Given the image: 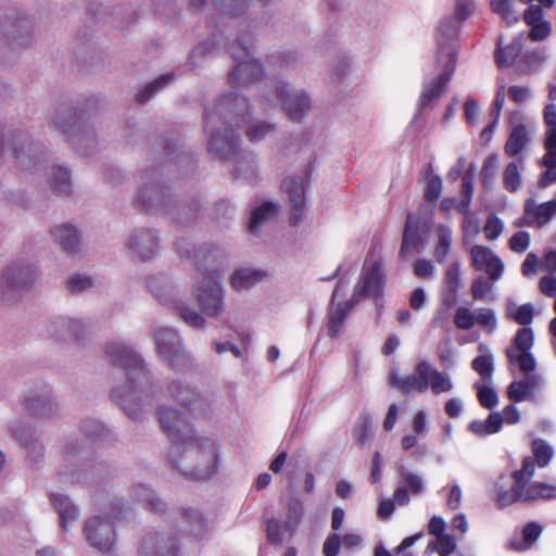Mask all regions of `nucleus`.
Wrapping results in <instances>:
<instances>
[{"instance_id":"f257e3e1","label":"nucleus","mask_w":556,"mask_h":556,"mask_svg":"<svg viewBox=\"0 0 556 556\" xmlns=\"http://www.w3.org/2000/svg\"><path fill=\"white\" fill-rule=\"evenodd\" d=\"M160 422L172 439L169 458L178 470L199 478L216 473L217 450L213 441L195 438L189 424L177 410L162 409Z\"/></svg>"},{"instance_id":"f03ea898","label":"nucleus","mask_w":556,"mask_h":556,"mask_svg":"<svg viewBox=\"0 0 556 556\" xmlns=\"http://www.w3.org/2000/svg\"><path fill=\"white\" fill-rule=\"evenodd\" d=\"M118 358V366L129 374V382L112 392L115 402L123 405L127 415L136 418L144 406L152 405L159 388L152 380L142 362L132 350H113Z\"/></svg>"},{"instance_id":"7ed1b4c3","label":"nucleus","mask_w":556,"mask_h":556,"mask_svg":"<svg viewBox=\"0 0 556 556\" xmlns=\"http://www.w3.org/2000/svg\"><path fill=\"white\" fill-rule=\"evenodd\" d=\"M535 473V462L532 457L527 456L522 460L519 470H515L511 475L514 483L506 489L503 478L494 484L493 500L500 509H504L516 503H530L538 500H548L556 497V486L533 482L530 480Z\"/></svg>"},{"instance_id":"20e7f679","label":"nucleus","mask_w":556,"mask_h":556,"mask_svg":"<svg viewBox=\"0 0 556 556\" xmlns=\"http://www.w3.org/2000/svg\"><path fill=\"white\" fill-rule=\"evenodd\" d=\"M193 295L199 303L202 314L194 312L184 304L178 305L177 311L187 325L194 328H203L205 324L203 315L217 317L224 309V291L218 273L215 270L202 273L194 283Z\"/></svg>"},{"instance_id":"39448f33","label":"nucleus","mask_w":556,"mask_h":556,"mask_svg":"<svg viewBox=\"0 0 556 556\" xmlns=\"http://www.w3.org/2000/svg\"><path fill=\"white\" fill-rule=\"evenodd\" d=\"M232 97L220 101L215 108L205 110L204 129L210 136L207 150L213 157L224 161H236L239 155V138L237 135L222 132L218 127L222 115L226 112V105L230 103Z\"/></svg>"},{"instance_id":"423d86ee","label":"nucleus","mask_w":556,"mask_h":556,"mask_svg":"<svg viewBox=\"0 0 556 556\" xmlns=\"http://www.w3.org/2000/svg\"><path fill=\"white\" fill-rule=\"evenodd\" d=\"M38 276V266L33 261H15L0 274V302L12 304L28 289Z\"/></svg>"},{"instance_id":"0eeeda50","label":"nucleus","mask_w":556,"mask_h":556,"mask_svg":"<svg viewBox=\"0 0 556 556\" xmlns=\"http://www.w3.org/2000/svg\"><path fill=\"white\" fill-rule=\"evenodd\" d=\"M8 144L11 146L12 155L22 170L38 175L47 168L46 150L42 144L24 135L12 136Z\"/></svg>"},{"instance_id":"6e6552de","label":"nucleus","mask_w":556,"mask_h":556,"mask_svg":"<svg viewBox=\"0 0 556 556\" xmlns=\"http://www.w3.org/2000/svg\"><path fill=\"white\" fill-rule=\"evenodd\" d=\"M455 56L456 51L452 46H445L440 49L437 62L441 72L435 78L424 83L419 98V104L421 108H426L440 99L444 87L450 81L454 72Z\"/></svg>"},{"instance_id":"1a4fd4ad","label":"nucleus","mask_w":556,"mask_h":556,"mask_svg":"<svg viewBox=\"0 0 556 556\" xmlns=\"http://www.w3.org/2000/svg\"><path fill=\"white\" fill-rule=\"evenodd\" d=\"M311 172V165H306L303 175H289L282 182V190L290 203V223L292 225H298L305 217V191Z\"/></svg>"},{"instance_id":"9d476101","label":"nucleus","mask_w":556,"mask_h":556,"mask_svg":"<svg viewBox=\"0 0 556 556\" xmlns=\"http://www.w3.org/2000/svg\"><path fill=\"white\" fill-rule=\"evenodd\" d=\"M118 515L111 516L110 520L99 516L89 518L84 527V535L87 542L101 552L109 551L114 544L113 520Z\"/></svg>"},{"instance_id":"9b49d317","label":"nucleus","mask_w":556,"mask_h":556,"mask_svg":"<svg viewBox=\"0 0 556 556\" xmlns=\"http://www.w3.org/2000/svg\"><path fill=\"white\" fill-rule=\"evenodd\" d=\"M428 372L429 363L420 361L415 366L413 374L407 376H401L396 369H392L389 374V383L403 394L412 392L424 393L429 389Z\"/></svg>"},{"instance_id":"f8f14e48","label":"nucleus","mask_w":556,"mask_h":556,"mask_svg":"<svg viewBox=\"0 0 556 556\" xmlns=\"http://www.w3.org/2000/svg\"><path fill=\"white\" fill-rule=\"evenodd\" d=\"M383 282L382 266L379 261H366L359 282L355 286L353 301L358 302L362 296H378Z\"/></svg>"},{"instance_id":"ddd939ff","label":"nucleus","mask_w":556,"mask_h":556,"mask_svg":"<svg viewBox=\"0 0 556 556\" xmlns=\"http://www.w3.org/2000/svg\"><path fill=\"white\" fill-rule=\"evenodd\" d=\"M277 100H279L294 122H301L311 109V99L304 91H289V86L280 84L276 87Z\"/></svg>"},{"instance_id":"4468645a","label":"nucleus","mask_w":556,"mask_h":556,"mask_svg":"<svg viewBox=\"0 0 556 556\" xmlns=\"http://www.w3.org/2000/svg\"><path fill=\"white\" fill-rule=\"evenodd\" d=\"M243 50L245 53L242 59L237 54L233 55L236 65L229 76L231 84L237 86H248L263 74L260 61L249 53L248 48L243 47Z\"/></svg>"},{"instance_id":"2eb2a0df","label":"nucleus","mask_w":556,"mask_h":556,"mask_svg":"<svg viewBox=\"0 0 556 556\" xmlns=\"http://www.w3.org/2000/svg\"><path fill=\"white\" fill-rule=\"evenodd\" d=\"M348 315L346 286L340 281L333 290L329 309L328 334L336 337L342 329Z\"/></svg>"},{"instance_id":"dca6fc26","label":"nucleus","mask_w":556,"mask_h":556,"mask_svg":"<svg viewBox=\"0 0 556 556\" xmlns=\"http://www.w3.org/2000/svg\"><path fill=\"white\" fill-rule=\"evenodd\" d=\"M473 266L479 270H484L492 280H497L503 270L504 264L489 248L483 245H473L470 250Z\"/></svg>"},{"instance_id":"f3484780","label":"nucleus","mask_w":556,"mask_h":556,"mask_svg":"<svg viewBox=\"0 0 556 556\" xmlns=\"http://www.w3.org/2000/svg\"><path fill=\"white\" fill-rule=\"evenodd\" d=\"M53 242L66 254L74 255L80 250V232L75 225L63 223L51 229Z\"/></svg>"},{"instance_id":"a211bd4d","label":"nucleus","mask_w":556,"mask_h":556,"mask_svg":"<svg viewBox=\"0 0 556 556\" xmlns=\"http://www.w3.org/2000/svg\"><path fill=\"white\" fill-rule=\"evenodd\" d=\"M543 16V10L536 4L529 5L523 13L526 24L530 26L529 38L533 41L545 40L552 33L551 24Z\"/></svg>"},{"instance_id":"6ab92c4d","label":"nucleus","mask_w":556,"mask_h":556,"mask_svg":"<svg viewBox=\"0 0 556 556\" xmlns=\"http://www.w3.org/2000/svg\"><path fill=\"white\" fill-rule=\"evenodd\" d=\"M228 97H232V100H230V103L226 105L227 115L225 113L222 115L218 127L220 128L223 125L225 127V131L227 130L228 134L232 132L235 135V132L232 130H228L227 127L232 123L238 124L239 122L236 121V118H239L242 122H247L245 115L248 114V102L245 98L239 97L237 93H229L218 99L213 108H215L220 101Z\"/></svg>"},{"instance_id":"aec40b11","label":"nucleus","mask_w":556,"mask_h":556,"mask_svg":"<svg viewBox=\"0 0 556 556\" xmlns=\"http://www.w3.org/2000/svg\"><path fill=\"white\" fill-rule=\"evenodd\" d=\"M157 239L150 231H136L128 243L132 256L141 260L151 258L156 252Z\"/></svg>"},{"instance_id":"412c9836","label":"nucleus","mask_w":556,"mask_h":556,"mask_svg":"<svg viewBox=\"0 0 556 556\" xmlns=\"http://www.w3.org/2000/svg\"><path fill=\"white\" fill-rule=\"evenodd\" d=\"M525 37L522 34L513 39V41L503 47L498 41L496 51V62L500 67H509L516 64L518 56L523 48Z\"/></svg>"},{"instance_id":"4be33fe9","label":"nucleus","mask_w":556,"mask_h":556,"mask_svg":"<svg viewBox=\"0 0 556 556\" xmlns=\"http://www.w3.org/2000/svg\"><path fill=\"white\" fill-rule=\"evenodd\" d=\"M266 277V273L260 269L243 267L237 269L231 276V286L237 291L248 290Z\"/></svg>"},{"instance_id":"5701e85b","label":"nucleus","mask_w":556,"mask_h":556,"mask_svg":"<svg viewBox=\"0 0 556 556\" xmlns=\"http://www.w3.org/2000/svg\"><path fill=\"white\" fill-rule=\"evenodd\" d=\"M51 504L58 511L61 520V526L66 529L74 523L78 517V510L70 501V498L61 493L51 494Z\"/></svg>"},{"instance_id":"b1692460","label":"nucleus","mask_w":556,"mask_h":556,"mask_svg":"<svg viewBox=\"0 0 556 556\" xmlns=\"http://www.w3.org/2000/svg\"><path fill=\"white\" fill-rule=\"evenodd\" d=\"M529 134L525 125H515L505 143V154L508 156H517L529 143Z\"/></svg>"},{"instance_id":"393cba45","label":"nucleus","mask_w":556,"mask_h":556,"mask_svg":"<svg viewBox=\"0 0 556 556\" xmlns=\"http://www.w3.org/2000/svg\"><path fill=\"white\" fill-rule=\"evenodd\" d=\"M503 427V417L500 412H493L486 420H472L469 429L478 437H485L501 431Z\"/></svg>"},{"instance_id":"a878e982","label":"nucleus","mask_w":556,"mask_h":556,"mask_svg":"<svg viewBox=\"0 0 556 556\" xmlns=\"http://www.w3.org/2000/svg\"><path fill=\"white\" fill-rule=\"evenodd\" d=\"M279 212V206L273 202H264L252 211L249 229L255 233L263 224L271 220Z\"/></svg>"},{"instance_id":"bb28decb","label":"nucleus","mask_w":556,"mask_h":556,"mask_svg":"<svg viewBox=\"0 0 556 556\" xmlns=\"http://www.w3.org/2000/svg\"><path fill=\"white\" fill-rule=\"evenodd\" d=\"M49 182L54 192L70 194L72 179L70 170L61 165H52L49 173Z\"/></svg>"},{"instance_id":"cd10ccee","label":"nucleus","mask_w":556,"mask_h":556,"mask_svg":"<svg viewBox=\"0 0 556 556\" xmlns=\"http://www.w3.org/2000/svg\"><path fill=\"white\" fill-rule=\"evenodd\" d=\"M81 113L77 109L62 108L58 110L54 123L62 129L64 134H71L80 128Z\"/></svg>"},{"instance_id":"c85d7f7f","label":"nucleus","mask_w":556,"mask_h":556,"mask_svg":"<svg viewBox=\"0 0 556 556\" xmlns=\"http://www.w3.org/2000/svg\"><path fill=\"white\" fill-rule=\"evenodd\" d=\"M506 315L519 325H529L533 319L534 307L530 303L519 305L514 300L508 299L506 302Z\"/></svg>"},{"instance_id":"c756f323","label":"nucleus","mask_w":556,"mask_h":556,"mask_svg":"<svg viewBox=\"0 0 556 556\" xmlns=\"http://www.w3.org/2000/svg\"><path fill=\"white\" fill-rule=\"evenodd\" d=\"M429 381V388L432 393L438 395L441 393H447L453 389V382L451 377L446 372L439 371L429 364V372L427 375Z\"/></svg>"},{"instance_id":"7c9ffc66","label":"nucleus","mask_w":556,"mask_h":556,"mask_svg":"<svg viewBox=\"0 0 556 556\" xmlns=\"http://www.w3.org/2000/svg\"><path fill=\"white\" fill-rule=\"evenodd\" d=\"M507 355L510 363L517 365L523 374H531L535 369L536 362L530 350H507Z\"/></svg>"},{"instance_id":"2f4dec72","label":"nucleus","mask_w":556,"mask_h":556,"mask_svg":"<svg viewBox=\"0 0 556 556\" xmlns=\"http://www.w3.org/2000/svg\"><path fill=\"white\" fill-rule=\"evenodd\" d=\"M138 202L147 210L160 208L166 203L164 191L159 186L147 188L139 195Z\"/></svg>"},{"instance_id":"473e14b6","label":"nucleus","mask_w":556,"mask_h":556,"mask_svg":"<svg viewBox=\"0 0 556 556\" xmlns=\"http://www.w3.org/2000/svg\"><path fill=\"white\" fill-rule=\"evenodd\" d=\"M521 168H522V162L519 161H513L507 164L503 180L504 186L508 191L515 192L517 191L521 186Z\"/></svg>"},{"instance_id":"72a5a7b5","label":"nucleus","mask_w":556,"mask_h":556,"mask_svg":"<svg viewBox=\"0 0 556 556\" xmlns=\"http://www.w3.org/2000/svg\"><path fill=\"white\" fill-rule=\"evenodd\" d=\"M174 80L173 74H165L147 85L138 94L137 100L144 103L151 99L153 94L161 91L165 86Z\"/></svg>"},{"instance_id":"f704fd0d","label":"nucleus","mask_w":556,"mask_h":556,"mask_svg":"<svg viewBox=\"0 0 556 556\" xmlns=\"http://www.w3.org/2000/svg\"><path fill=\"white\" fill-rule=\"evenodd\" d=\"M418 243L419 237L417 229L413 227V217L408 216L403 235L400 255L404 257L406 254L413 252L417 248Z\"/></svg>"},{"instance_id":"c9c22d12","label":"nucleus","mask_w":556,"mask_h":556,"mask_svg":"<svg viewBox=\"0 0 556 556\" xmlns=\"http://www.w3.org/2000/svg\"><path fill=\"white\" fill-rule=\"evenodd\" d=\"M475 388L477 389L478 400L482 407L493 409L497 406L498 394L492 387L478 381L475 383Z\"/></svg>"},{"instance_id":"e433bc0d","label":"nucleus","mask_w":556,"mask_h":556,"mask_svg":"<svg viewBox=\"0 0 556 556\" xmlns=\"http://www.w3.org/2000/svg\"><path fill=\"white\" fill-rule=\"evenodd\" d=\"M156 348H176L180 344V338L173 328H160L154 332Z\"/></svg>"},{"instance_id":"4c0bfd02","label":"nucleus","mask_w":556,"mask_h":556,"mask_svg":"<svg viewBox=\"0 0 556 556\" xmlns=\"http://www.w3.org/2000/svg\"><path fill=\"white\" fill-rule=\"evenodd\" d=\"M532 452L540 467H546L554 456V451L544 440L536 439L532 443Z\"/></svg>"},{"instance_id":"58836bf2","label":"nucleus","mask_w":556,"mask_h":556,"mask_svg":"<svg viewBox=\"0 0 556 556\" xmlns=\"http://www.w3.org/2000/svg\"><path fill=\"white\" fill-rule=\"evenodd\" d=\"M374 438L370 419L367 416L361 417L354 428V439L361 445L368 444Z\"/></svg>"},{"instance_id":"ea45409f","label":"nucleus","mask_w":556,"mask_h":556,"mask_svg":"<svg viewBox=\"0 0 556 556\" xmlns=\"http://www.w3.org/2000/svg\"><path fill=\"white\" fill-rule=\"evenodd\" d=\"M438 244L435 248V256L438 261L442 262L450 253L452 244V230L448 227L440 226L438 228Z\"/></svg>"},{"instance_id":"a19ab883","label":"nucleus","mask_w":556,"mask_h":556,"mask_svg":"<svg viewBox=\"0 0 556 556\" xmlns=\"http://www.w3.org/2000/svg\"><path fill=\"white\" fill-rule=\"evenodd\" d=\"M66 287L72 293H81L93 288L94 280L90 276L76 274L67 279Z\"/></svg>"},{"instance_id":"79ce46f5","label":"nucleus","mask_w":556,"mask_h":556,"mask_svg":"<svg viewBox=\"0 0 556 556\" xmlns=\"http://www.w3.org/2000/svg\"><path fill=\"white\" fill-rule=\"evenodd\" d=\"M504 102H505V88H504V86H501L496 92V97H495L494 104H493L494 119L488 127H485L482 130V132H481L482 138H485L486 140H489V136L494 131V128L497 125L498 117H500L501 111L503 109Z\"/></svg>"},{"instance_id":"37998d69","label":"nucleus","mask_w":556,"mask_h":556,"mask_svg":"<svg viewBox=\"0 0 556 556\" xmlns=\"http://www.w3.org/2000/svg\"><path fill=\"white\" fill-rule=\"evenodd\" d=\"M544 122L546 125L545 140L556 143V105L549 103L544 109Z\"/></svg>"},{"instance_id":"c03bdc74","label":"nucleus","mask_w":556,"mask_h":556,"mask_svg":"<svg viewBox=\"0 0 556 556\" xmlns=\"http://www.w3.org/2000/svg\"><path fill=\"white\" fill-rule=\"evenodd\" d=\"M472 368L484 380H491L494 367L493 358L491 355H480L472 361Z\"/></svg>"},{"instance_id":"a18cd8bd","label":"nucleus","mask_w":556,"mask_h":556,"mask_svg":"<svg viewBox=\"0 0 556 556\" xmlns=\"http://www.w3.org/2000/svg\"><path fill=\"white\" fill-rule=\"evenodd\" d=\"M476 323V312L473 313L467 307L460 306L455 311L454 324L458 329L468 330Z\"/></svg>"},{"instance_id":"49530a36","label":"nucleus","mask_w":556,"mask_h":556,"mask_svg":"<svg viewBox=\"0 0 556 556\" xmlns=\"http://www.w3.org/2000/svg\"><path fill=\"white\" fill-rule=\"evenodd\" d=\"M476 321L488 332H493L497 327L495 313L490 308H479L476 311Z\"/></svg>"},{"instance_id":"de8ad7c7","label":"nucleus","mask_w":556,"mask_h":556,"mask_svg":"<svg viewBox=\"0 0 556 556\" xmlns=\"http://www.w3.org/2000/svg\"><path fill=\"white\" fill-rule=\"evenodd\" d=\"M402 483L406 489L415 495L421 494L425 490L422 477L407 470H402Z\"/></svg>"},{"instance_id":"09e8293b","label":"nucleus","mask_w":556,"mask_h":556,"mask_svg":"<svg viewBox=\"0 0 556 556\" xmlns=\"http://www.w3.org/2000/svg\"><path fill=\"white\" fill-rule=\"evenodd\" d=\"M275 131V127L271 124L262 122L252 125L247 130V136L252 142H258Z\"/></svg>"},{"instance_id":"8fccbe9b","label":"nucleus","mask_w":556,"mask_h":556,"mask_svg":"<svg viewBox=\"0 0 556 556\" xmlns=\"http://www.w3.org/2000/svg\"><path fill=\"white\" fill-rule=\"evenodd\" d=\"M542 532L543 526L536 521H530L523 526L521 534L529 548L539 540Z\"/></svg>"},{"instance_id":"3c124183","label":"nucleus","mask_w":556,"mask_h":556,"mask_svg":"<svg viewBox=\"0 0 556 556\" xmlns=\"http://www.w3.org/2000/svg\"><path fill=\"white\" fill-rule=\"evenodd\" d=\"M525 64H518V68L522 72H532L540 67L545 61V55L541 51H531L523 55Z\"/></svg>"},{"instance_id":"603ef678","label":"nucleus","mask_w":556,"mask_h":556,"mask_svg":"<svg viewBox=\"0 0 556 556\" xmlns=\"http://www.w3.org/2000/svg\"><path fill=\"white\" fill-rule=\"evenodd\" d=\"M466 216L463 222V231H464V241L468 243L480 232V225L478 218L468 214V211L465 213Z\"/></svg>"},{"instance_id":"864d4df0","label":"nucleus","mask_w":556,"mask_h":556,"mask_svg":"<svg viewBox=\"0 0 556 556\" xmlns=\"http://www.w3.org/2000/svg\"><path fill=\"white\" fill-rule=\"evenodd\" d=\"M503 222L496 215H490L483 228L485 238L488 240H495L503 233Z\"/></svg>"},{"instance_id":"5fc2aeb1","label":"nucleus","mask_w":556,"mask_h":556,"mask_svg":"<svg viewBox=\"0 0 556 556\" xmlns=\"http://www.w3.org/2000/svg\"><path fill=\"white\" fill-rule=\"evenodd\" d=\"M507 397L513 402H522L530 400V394L527 391L526 384L522 380L513 381L507 388Z\"/></svg>"},{"instance_id":"6e6d98bb","label":"nucleus","mask_w":556,"mask_h":556,"mask_svg":"<svg viewBox=\"0 0 556 556\" xmlns=\"http://www.w3.org/2000/svg\"><path fill=\"white\" fill-rule=\"evenodd\" d=\"M248 1L249 0H215V4L231 15H239L247 8Z\"/></svg>"},{"instance_id":"4d7b16f0","label":"nucleus","mask_w":556,"mask_h":556,"mask_svg":"<svg viewBox=\"0 0 556 556\" xmlns=\"http://www.w3.org/2000/svg\"><path fill=\"white\" fill-rule=\"evenodd\" d=\"M471 292L476 300H486L492 292V286L485 279L478 278L472 283Z\"/></svg>"},{"instance_id":"13d9d810","label":"nucleus","mask_w":556,"mask_h":556,"mask_svg":"<svg viewBox=\"0 0 556 556\" xmlns=\"http://www.w3.org/2000/svg\"><path fill=\"white\" fill-rule=\"evenodd\" d=\"M530 242V236L527 231H519L515 233L509 240V247L514 252H525Z\"/></svg>"},{"instance_id":"bf43d9fd","label":"nucleus","mask_w":556,"mask_h":556,"mask_svg":"<svg viewBox=\"0 0 556 556\" xmlns=\"http://www.w3.org/2000/svg\"><path fill=\"white\" fill-rule=\"evenodd\" d=\"M534 343L533 330L528 327L520 328L515 337V348H532Z\"/></svg>"},{"instance_id":"052dcab7","label":"nucleus","mask_w":556,"mask_h":556,"mask_svg":"<svg viewBox=\"0 0 556 556\" xmlns=\"http://www.w3.org/2000/svg\"><path fill=\"white\" fill-rule=\"evenodd\" d=\"M522 381L530 394V400L535 401V392L543 388V378L536 374H528L527 377L522 379Z\"/></svg>"},{"instance_id":"680f3d73","label":"nucleus","mask_w":556,"mask_h":556,"mask_svg":"<svg viewBox=\"0 0 556 556\" xmlns=\"http://www.w3.org/2000/svg\"><path fill=\"white\" fill-rule=\"evenodd\" d=\"M463 189H464L465 200L460 201V203L458 205V211L466 213L468 211V207H469V204L471 201V197L473 193V185H472L471 177L469 175H466L463 179Z\"/></svg>"},{"instance_id":"e2e57ef3","label":"nucleus","mask_w":556,"mask_h":556,"mask_svg":"<svg viewBox=\"0 0 556 556\" xmlns=\"http://www.w3.org/2000/svg\"><path fill=\"white\" fill-rule=\"evenodd\" d=\"M438 553L441 556H450L456 549V541L450 534L438 538Z\"/></svg>"},{"instance_id":"0e129e2a","label":"nucleus","mask_w":556,"mask_h":556,"mask_svg":"<svg viewBox=\"0 0 556 556\" xmlns=\"http://www.w3.org/2000/svg\"><path fill=\"white\" fill-rule=\"evenodd\" d=\"M442 191V180L440 177L434 176L428 180L427 189H426V198L429 201H437Z\"/></svg>"},{"instance_id":"69168bd1","label":"nucleus","mask_w":556,"mask_h":556,"mask_svg":"<svg viewBox=\"0 0 556 556\" xmlns=\"http://www.w3.org/2000/svg\"><path fill=\"white\" fill-rule=\"evenodd\" d=\"M475 8V3L471 0H457L455 14L458 20L464 21L473 13Z\"/></svg>"},{"instance_id":"338daca9","label":"nucleus","mask_w":556,"mask_h":556,"mask_svg":"<svg viewBox=\"0 0 556 556\" xmlns=\"http://www.w3.org/2000/svg\"><path fill=\"white\" fill-rule=\"evenodd\" d=\"M302 515V508L301 505L296 502H293L289 505L288 514H287V526L291 531L294 530L296 525L300 521Z\"/></svg>"},{"instance_id":"774afa93","label":"nucleus","mask_w":556,"mask_h":556,"mask_svg":"<svg viewBox=\"0 0 556 556\" xmlns=\"http://www.w3.org/2000/svg\"><path fill=\"white\" fill-rule=\"evenodd\" d=\"M540 291L546 296H556V278L552 276H544L540 279Z\"/></svg>"}]
</instances>
